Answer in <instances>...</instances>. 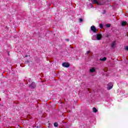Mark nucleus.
Masks as SVG:
<instances>
[{
    "mask_svg": "<svg viewBox=\"0 0 128 128\" xmlns=\"http://www.w3.org/2000/svg\"><path fill=\"white\" fill-rule=\"evenodd\" d=\"M90 30H92V32H93L96 33V32L98 31V30H96V26H92L90 28Z\"/></svg>",
    "mask_w": 128,
    "mask_h": 128,
    "instance_id": "1",
    "label": "nucleus"
},
{
    "mask_svg": "<svg viewBox=\"0 0 128 128\" xmlns=\"http://www.w3.org/2000/svg\"><path fill=\"white\" fill-rule=\"evenodd\" d=\"M95 38L98 40H102V36L100 34H97L95 35Z\"/></svg>",
    "mask_w": 128,
    "mask_h": 128,
    "instance_id": "2",
    "label": "nucleus"
},
{
    "mask_svg": "<svg viewBox=\"0 0 128 128\" xmlns=\"http://www.w3.org/2000/svg\"><path fill=\"white\" fill-rule=\"evenodd\" d=\"M112 86H114V84L112 82H110L108 84V90H112Z\"/></svg>",
    "mask_w": 128,
    "mask_h": 128,
    "instance_id": "3",
    "label": "nucleus"
},
{
    "mask_svg": "<svg viewBox=\"0 0 128 128\" xmlns=\"http://www.w3.org/2000/svg\"><path fill=\"white\" fill-rule=\"evenodd\" d=\"M36 86V84L34 82H32L30 85V87L31 88H34Z\"/></svg>",
    "mask_w": 128,
    "mask_h": 128,
    "instance_id": "4",
    "label": "nucleus"
},
{
    "mask_svg": "<svg viewBox=\"0 0 128 128\" xmlns=\"http://www.w3.org/2000/svg\"><path fill=\"white\" fill-rule=\"evenodd\" d=\"M62 66L64 68H69L70 64L66 63V62H64V63H62Z\"/></svg>",
    "mask_w": 128,
    "mask_h": 128,
    "instance_id": "5",
    "label": "nucleus"
},
{
    "mask_svg": "<svg viewBox=\"0 0 128 128\" xmlns=\"http://www.w3.org/2000/svg\"><path fill=\"white\" fill-rule=\"evenodd\" d=\"M98 0H91V2L92 4H96L98 6L100 5V3H98Z\"/></svg>",
    "mask_w": 128,
    "mask_h": 128,
    "instance_id": "6",
    "label": "nucleus"
},
{
    "mask_svg": "<svg viewBox=\"0 0 128 128\" xmlns=\"http://www.w3.org/2000/svg\"><path fill=\"white\" fill-rule=\"evenodd\" d=\"M111 48H116V42L115 41L113 42L111 44Z\"/></svg>",
    "mask_w": 128,
    "mask_h": 128,
    "instance_id": "7",
    "label": "nucleus"
},
{
    "mask_svg": "<svg viewBox=\"0 0 128 128\" xmlns=\"http://www.w3.org/2000/svg\"><path fill=\"white\" fill-rule=\"evenodd\" d=\"M126 24H128V22L126 21H122V26H126Z\"/></svg>",
    "mask_w": 128,
    "mask_h": 128,
    "instance_id": "8",
    "label": "nucleus"
},
{
    "mask_svg": "<svg viewBox=\"0 0 128 128\" xmlns=\"http://www.w3.org/2000/svg\"><path fill=\"white\" fill-rule=\"evenodd\" d=\"M100 60H101V62H106V57H104V58H100Z\"/></svg>",
    "mask_w": 128,
    "mask_h": 128,
    "instance_id": "9",
    "label": "nucleus"
},
{
    "mask_svg": "<svg viewBox=\"0 0 128 128\" xmlns=\"http://www.w3.org/2000/svg\"><path fill=\"white\" fill-rule=\"evenodd\" d=\"M90 72H96V69H94V68H93L90 70Z\"/></svg>",
    "mask_w": 128,
    "mask_h": 128,
    "instance_id": "10",
    "label": "nucleus"
},
{
    "mask_svg": "<svg viewBox=\"0 0 128 128\" xmlns=\"http://www.w3.org/2000/svg\"><path fill=\"white\" fill-rule=\"evenodd\" d=\"M92 110H93V112H95V113L97 112H98V110H96V108H93Z\"/></svg>",
    "mask_w": 128,
    "mask_h": 128,
    "instance_id": "11",
    "label": "nucleus"
},
{
    "mask_svg": "<svg viewBox=\"0 0 128 128\" xmlns=\"http://www.w3.org/2000/svg\"><path fill=\"white\" fill-rule=\"evenodd\" d=\"M58 126V122L54 123V126H55L56 128H57Z\"/></svg>",
    "mask_w": 128,
    "mask_h": 128,
    "instance_id": "12",
    "label": "nucleus"
},
{
    "mask_svg": "<svg viewBox=\"0 0 128 128\" xmlns=\"http://www.w3.org/2000/svg\"><path fill=\"white\" fill-rule=\"evenodd\" d=\"M106 28H110V24H106Z\"/></svg>",
    "mask_w": 128,
    "mask_h": 128,
    "instance_id": "13",
    "label": "nucleus"
},
{
    "mask_svg": "<svg viewBox=\"0 0 128 128\" xmlns=\"http://www.w3.org/2000/svg\"><path fill=\"white\" fill-rule=\"evenodd\" d=\"M82 21H83L82 18H80L79 19V22H82Z\"/></svg>",
    "mask_w": 128,
    "mask_h": 128,
    "instance_id": "14",
    "label": "nucleus"
},
{
    "mask_svg": "<svg viewBox=\"0 0 128 128\" xmlns=\"http://www.w3.org/2000/svg\"><path fill=\"white\" fill-rule=\"evenodd\" d=\"M100 26L101 28H102L104 26V25L102 24H100Z\"/></svg>",
    "mask_w": 128,
    "mask_h": 128,
    "instance_id": "15",
    "label": "nucleus"
},
{
    "mask_svg": "<svg viewBox=\"0 0 128 128\" xmlns=\"http://www.w3.org/2000/svg\"><path fill=\"white\" fill-rule=\"evenodd\" d=\"M125 50H128V46H126V47L125 48Z\"/></svg>",
    "mask_w": 128,
    "mask_h": 128,
    "instance_id": "16",
    "label": "nucleus"
},
{
    "mask_svg": "<svg viewBox=\"0 0 128 128\" xmlns=\"http://www.w3.org/2000/svg\"><path fill=\"white\" fill-rule=\"evenodd\" d=\"M66 40L67 42H70V39H66Z\"/></svg>",
    "mask_w": 128,
    "mask_h": 128,
    "instance_id": "17",
    "label": "nucleus"
},
{
    "mask_svg": "<svg viewBox=\"0 0 128 128\" xmlns=\"http://www.w3.org/2000/svg\"><path fill=\"white\" fill-rule=\"evenodd\" d=\"M106 14V10H104V12H103V14Z\"/></svg>",
    "mask_w": 128,
    "mask_h": 128,
    "instance_id": "18",
    "label": "nucleus"
},
{
    "mask_svg": "<svg viewBox=\"0 0 128 128\" xmlns=\"http://www.w3.org/2000/svg\"><path fill=\"white\" fill-rule=\"evenodd\" d=\"M87 54H90V51H88Z\"/></svg>",
    "mask_w": 128,
    "mask_h": 128,
    "instance_id": "19",
    "label": "nucleus"
},
{
    "mask_svg": "<svg viewBox=\"0 0 128 128\" xmlns=\"http://www.w3.org/2000/svg\"><path fill=\"white\" fill-rule=\"evenodd\" d=\"M25 58H28V55H26V56H25Z\"/></svg>",
    "mask_w": 128,
    "mask_h": 128,
    "instance_id": "20",
    "label": "nucleus"
},
{
    "mask_svg": "<svg viewBox=\"0 0 128 128\" xmlns=\"http://www.w3.org/2000/svg\"><path fill=\"white\" fill-rule=\"evenodd\" d=\"M92 40H94V38H92Z\"/></svg>",
    "mask_w": 128,
    "mask_h": 128,
    "instance_id": "21",
    "label": "nucleus"
}]
</instances>
